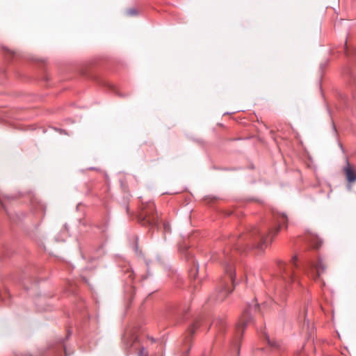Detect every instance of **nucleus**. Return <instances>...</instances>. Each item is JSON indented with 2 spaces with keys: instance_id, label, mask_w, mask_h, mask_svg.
Returning <instances> with one entry per match:
<instances>
[{
  "instance_id": "f257e3e1",
  "label": "nucleus",
  "mask_w": 356,
  "mask_h": 356,
  "mask_svg": "<svg viewBox=\"0 0 356 356\" xmlns=\"http://www.w3.org/2000/svg\"><path fill=\"white\" fill-rule=\"evenodd\" d=\"M326 268L325 263L321 257L318 259L316 263L305 258L300 266L298 257L293 256L289 264L280 263L279 264L281 277L277 280L275 287V293L280 296L282 300H284L286 292L289 289L291 285L296 282L299 283V275L301 272L316 280L325 271Z\"/></svg>"
},
{
  "instance_id": "f03ea898",
  "label": "nucleus",
  "mask_w": 356,
  "mask_h": 356,
  "mask_svg": "<svg viewBox=\"0 0 356 356\" xmlns=\"http://www.w3.org/2000/svg\"><path fill=\"white\" fill-rule=\"evenodd\" d=\"M288 227V218L283 213H273V223L268 227L261 229L252 227L249 232L238 236L234 244L236 251H245L246 249L257 248L263 250L272 242L273 238L282 229Z\"/></svg>"
},
{
  "instance_id": "7ed1b4c3",
  "label": "nucleus",
  "mask_w": 356,
  "mask_h": 356,
  "mask_svg": "<svg viewBox=\"0 0 356 356\" xmlns=\"http://www.w3.org/2000/svg\"><path fill=\"white\" fill-rule=\"evenodd\" d=\"M225 276L219 282L218 290L216 291V300L217 301H223L226 297L232 292L229 284L232 283L234 286L235 268L231 261H225L223 264Z\"/></svg>"
},
{
  "instance_id": "20e7f679",
  "label": "nucleus",
  "mask_w": 356,
  "mask_h": 356,
  "mask_svg": "<svg viewBox=\"0 0 356 356\" xmlns=\"http://www.w3.org/2000/svg\"><path fill=\"white\" fill-rule=\"evenodd\" d=\"M138 220L143 226L154 227L158 225V216L155 213V205L153 202H149L143 205Z\"/></svg>"
},
{
  "instance_id": "39448f33",
  "label": "nucleus",
  "mask_w": 356,
  "mask_h": 356,
  "mask_svg": "<svg viewBox=\"0 0 356 356\" xmlns=\"http://www.w3.org/2000/svg\"><path fill=\"white\" fill-rule=\"evenodd\" d=\"M259 306L256 305L254 307L248 305V307L243 310L236 327L238 334L241 332V335L243 334L245 327L252 322L250 312L252 310H257Z\"/></svg>"
},
{
  "instance_id": "423d86ee",
  "label": "nucleus",
  "mask_w": 356,
  "mask_h": 356,
  "mask_svg": "<svg viewBox=\"0 0 356 356\" xmlns=\"http://www.w3.org/2000/svg\"><path fill=\"white\" fill-rule=\"evenodd\" d=\"M122 340L127 348H130L134 346L138 340V337L135 331L131 329L126 330L122 336Z\"/></svg>"
},
{
  "instance_id": "0eeeda50",
  "label": "nucleus",
  "mask_w": 356,
  "mask_h": 356,
  "mask_svg": "<svg viewBox=\"0 0 356 356\" xmlns=\"http://www.w3.org/2000/svg\"><path fill=\"white\" fill-rule=\"evenodd\" d=\"M305 239L314 249H318L322 245V240L310 231L306 233Z\"/></svg>"
},
{
  "instance_id": "6e6552de",
  "label": "nucleus",
  "mask_w": 356,
  "mask_h": 356,
  "mask_svg": "<svg viewBox=\"0 0 356 356\" xmlns=\"http://www.w3.org/2000/svg\"><path fill=\"white\" fill-rule=\"evenodd\" d=\"M343 172L348 182L353 183L356 181V170L348 161H346V165L343 168Z\"/></svg>"
},
{
  "instance_id": "1a4fd4ad",
  "label": "nucleus",
  "mask_w": 356,
  "mask_h": 356,
  "mask_svg": "<svg viewBox=\"0 0 356 356\" xmlns=\"http://www.w3.org/2000/svg\"><path fill=\"white\" fill-rule=\"evenodd\" d=\"M186 257V260L190 263V265H191V267L189 269V277L191 279L195 280L198 273L199 264L189 253H187Z\"/></svg>"
},
{
  "instance_id": "9d476101",
  "label": "nucleus",
  "mask_w": 356,
  "mask_h": 356,
  "mask_svg": "<svg viewBox=\"0 0 356 356\" xmlns=\"http://www.w3.org/2000/svg\"><path fill=\"white\" fill-rule=\"evenodd\" d=\"M200 325H201L200 320L196 319L188 330V332H187L188 336L186 337L187 341H190V337H192L195 334L196 330Z\"/></svg>"
},
{
  "instance_id": "9b49d317",
  "label": "nucleus",
  "mask_w": 356,
  "mask_h": 356,
  "mask_svg": "<svg viewBox=\"0 0 356 356\" xmlns=\"http://www.w3.org/2000/svg\"><path fill=\"white\" fill-rule=\"evenodd\" d=\"M264 337H265V339H266L267 343L270 347H272L273 348H275V349H280V348L281 344H280V343L279 341L270 339V338L268 337V336L266 333H264Z\"/></svg>"
},
{
  "instance_id": "f8f14e48",
  "label": "nucleus",
  "mask_w": 356,
  "mask_h": 356,
  "mask_svg": "<svg viewBox=\"0 0 356 356\" xmlns=\"http://www.w3.org/2000/svg\"><path fill=\"white\" fill-rule=\"evenodd\" d=\"M125 275L127 276V284H131L134 279V273L131 270H128Z\"/></svg>"
},
{
  "instance_id": "ddd939ff",
  "label": "nucleus",
  "mask_w": 356,
  "mask_h": 356,
  "mask_svg": "<svg viewBox=\"0 0 356 356\" xmlns=\"http://www.w3.org/2000/svg\"><path fill=\"white\" fill-rule=\"evenodd\" d=\"M127 15L129 16H135L137 15L138 12L136 8H131L127 10L126 11Z\"/></svg>"
},
{
  "instance_id": "4468645a",
  "label": "nucleus",
  "mask_w": 356,
  "mask_h": 356,
  "mask_svg": "<svg viewBox=\"0 0 356 356\" xmlns=\"http://www.w3.org/2000/svg\"><path fill=\"white\" fill-rule=\"evenodd\" d=\"M218 324H219V326L220 327V328L223 326L224 322L222 318L216 319V320L213 321V322L212 323V325H215L216 326Z\"/></svg>"
},
{
  "instance_id": "2eb2a0df",
  "label": "nucleus",
  "mask_w": 356,
  "mask_h": 356,
  "mask_svg": "<svg viewBox=\"0 0 356 356\" xmlns=\"http://www.w3.org/2000/svg\"><path fill=\"white\" fill-rule=\"evenodd\" d=\"M163 229L165 232H170V227L168 222H163Z\"/></svg>"
},
{
  "instance_id": "dca6fc26",
  "label": "nucleus",
  "mask_w": 356,
  "mask_h": 356,
  "mask_svg": "<svg viewBox=\"0 0 356 356\" xmlns=\"http://www.w3.org/2000/svg\"><path fill=\"white\" fill-rule=\"evenodd\" d=\"M138 356H147V353L145 351V348H142L140 350V352H139Z\"/></svg>"
},
{
  "instance_id": "f3484780",
  "label": "nucleus",
  "mask_w": 356,
  "mask_h": 356,
  "mask_svg": "<svg viewBox=\"0 0 356 356\" xmlns=\"http://www.w3.org/2000/svg\"><path fill=\"white\" fill-rule=\"evenodd\" d=\"M225 254V257L226 258V259H229V256H228L227 253H226L225 252H224Z\"/></svg>"
}]
</instances>
